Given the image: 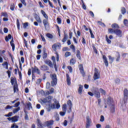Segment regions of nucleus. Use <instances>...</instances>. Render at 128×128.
Returning a JSON list of instances; mask_svg holds the SVG:
<instances>
[{
	"label": "nucleus",
	"mask_w": 128,
	"mask_h": 128,
	"mask_svg": "<svg viewBox=\"0 0 128 128\" xmlns=\"http://www.w3.org/2000/svg\"><path fill=\"white\" fill-rule=\"evenodd\" d=\"M43 102L44 104H48L50 107L47 108L48 112H50V110L52 108H56V104H52L50 105V104H52V98H50V96L44 98L43 100Z\"/></svg>",
	"instance_id": "1"
},
{
	"label": "nucleus",
	"mask_w": 128,
	"mask_h": 128,
	"mask_svg": "<svg viewBox=\"0 0 128 128\" xmlns=\"http://www.w3.org/2000/svg\"><path fill=\"white\" fill-rule=\"evenodd\" d=\"M62 47V44L60 42H57L54 44L52 46V48L55 52V54H56V60L57 62L60 60V55L56 50H60V48Z\"/></svg>",
	"instance_id": "2"
},
{
	"label": "nucleus",
	"mask_w": 128,
	"mask_h": 128,
	"mask_svg": "<svg viewBox=\"0 0 128 128\" xmlns=\"http://www.w3.org/2000/svg\"><path fill=\"white\" fill-rule=\"evenodd\" d=\"M112 28H114L115 31L114 33L117 36H118V38H122V32L120 30L118 29L120 28V26L116 24H112Z\"/></svg>",
	"instance_id": "3"
},
{
	"label": "nucleus",
	"mask_w": 128,
	"mask_h": 128,
	"mask_svg": "<svg viewBox=\"0 0 128 128\" xmlns=\"http://www.w3.org/2000/svg\"><path fill=\"white\" fill-rule=\"evenodd\" d=\"M41 14H42L44 18L42 20V22L44 26V27L45 28H46L50 26V22H48V16L44 10H41Z\"/></svg>",
	"instance_id": "4"
},
{
	"label": "nucleus",
	"mask_w": 128,
	"mask_h": 128,
	"mask_svg": "<svg viewBox=\"0 0 128 128\" xmlns=\"http://www.w3.org/2000/svg\"><path fill=\"white\" fill-rule=\"evenodd\" d=\"M9 40H12L10 42V44L11 46L12 47V50L13 52H14V48H16V46H14V38H12V35L10 34H9L8 35V36H6L5 38V40L6 42H8Z\"/></svg>",
	"instance_id": "5"
},
{
	"label": "nucleus",
	"mask_w": 128,
	"mask_h": 128,
	"mask_svg": "<svg viewBox=\"0 0 128 128\" xmlns=\"http://www.w3.org/2000/svg\"><path fill=\"white\" fill-rule=\"evenodd\" d=\"M50 77L52 80V81L51 82L52 86H56V84H58V78H56V74H51L50 75Z\"/></svg>",
	"instance_id": "6"
},
{
	"label": "nucleus",
	"mask_w": 128,
	"mask_h": 128,
	"mask_svg": "<svg viewBox=\"0 0 128 128\" xmlns=\"http://www.w3.org/2000/svg\"><path fill=\"white\" fill-rule=\"evenodd\" d=\"M94 80H98L100 76V72L98 71V69L96 68H94Z\"/></svg>",
	"instance_id": "7"
},
{
	"label": "nucleus",
	"mask_w": 128,
	"mask_h": 128,
	"mask_svg": "<svg viewBox=\"0 0 128 128\" xmlns=\"http://www.w3.org/2000/svg\"><path fill=\"white\" fill-rule=\"evenodd\" d=\"M128 100V88H124V104H126Z\"/></svg>",
	"instance_id": "8"
},
{
	"label": "nucleus",
	"mask_w": 128,
	"mask_h": 128,
	"mask_svg": "<svg viewBox=\"0 0 128 128\" xmlns=\"http://www.w3.org/2000/svg\"><path fill=\"white\" fill-rule=\"evenodd\" d=\"M92 92L96 98H100V90H98V88H94Z\"/></svg>",
	"instance_id": "9"
},
{
	"label": "nucleus",
	"mask_w": 128,
	"mask_h": 128,
	"mask_svg": "<svg viewBox=\"0 0 128 128\" xmlns=\"http://www.w3.org/2000/svg\"><path fill=\"white\" fill-rule=\"evenodd\" d=\"M79 68V70L80 71V72L81 74H82V76L84 78L86 76V72H84V66H82V64H80L78 66Z\"/></svg>",
	"instance_id": "10"
},
{
	"label": "nucleus",
	"mask_w": 128,
	"mask_h": 128,
	"mask_svg": "<svg viewBox=\"0 0 128 128\" xmlns=\"http://www.w3.org/2000/svg\"><path fill=\"white\" fill-rule=\"evenodd\" d=\"M7 120L9 122H10V120H12V122H16L18 120V116H12V118L9 117L7 118Z\"/></svg>",
	"instance_id": "11"
},
{
	"label": "nucleus",
	"mask_w": 128,
	"mask_h": 128,
	"mask_svg": "<svg viewBox=\"0 0 128 128\" xmlns=\"http://www.w3.org/2000/svg\"><path fill=\"white\" fill-rule=\"evenodd\" d=\"M107 104H108L109 106H112V104H114V98L108 96L107 98Z\"/></svg>",
	"instance_id": "12"
},
{
	"label": "nucleus",
	"mask_w": 128,
	"mask_h": 128,
	"mask_svg": "<svg viewBox=\"0 0 128 128\" xmlns=\"http://www.w3.org/2000/svg\"><path fill=\"white\" fill-rule=\"evenodd\" d=\"M67 104L68 108V112H72V100H68V101L67 102Z\"/></svg>",
	"instance_id": "13"
},
{
	"label": "nucleus",
	"mask_w": 128,
	"mask_h": 128,
	"mask_svg": "<svg viewBox=\"0 0 128 128\" xmlns=\"http://www.w3.org/2000/svg\"><path fill=\"white\" fill-rule=\"evenodd\" d=\"M44 64H47V66H48L50 68H54V63L52 62V60H44Z\"/></svg>",
	"instance_id": "14"
},
{
	"label": "nucleus",
	"mask_w": 128,
	"mask_h": 128,
	"mask_svg": "<svg viewBox=\"0 0 128 128\" xmlns=\"http://www.w3.org/2000/svg\"><path fill=\"white\" fill-rule=\"evenodd\" d=\"M86 118V128H88L90 126V124H92V119L90 118V116H87Z\"/></svg>",
	"instance_id": "15"
},
{
	"label": "nucleus",
	"mask_w": 128,
	"mask_h": 128,
	"mask_svg": "<svg viewBox=\"0 0 128 128\" xmlns=\"http://www.w3.org/2000/svg\"><path fill=\"white\" fill-rule=\"evenodd\" d=\"M102 60L106 66L108 68V58L106 55L102 56Z\"/></svg>",
	"instance_id": "16"
},
{
	"label": "nucleus",
	"mask_w": 128,
	"mask_h": 128,
	"mask_svg": "<svg viewBox=\"0 0 128 128\" xmlns=\"http://www.w3.org/2000/svg\"><path fill=\"white\" fill-rule=\"evenodd\" d=\"M52 60L53 62V66H54L56 72H58V67L56 66V57L54 56H52Z\"/></svg>",
	"instance_id": "17"
},
{
	"label": "nucleus",
	"mask_w": 128,
	"mask_h": 128,
	"mask_svg": "<svg viewBox=\"0 0 128 128\" xmlns=\"http://www.w3.org/2000/svg\"><path fill=\"white\" fill-rule=\"evenodd\" d=\"M10 82L12 86H14V84H18V81L16 80V77H11Z\"/></svg>",
	"instance_id": "18"
},
{
	"label": "nucleus",
	"mask_w": 128,
	"mask_h": 128,
	"mask_svg": "<svg viewBox=\"0 0 128 128\" xmlns=\"http://www.w3.org/2000/svg\"><path fill=\"white\" fill-rule=\"evenodd\" d=\"M66 83L68 86H70L72 84V82H70L71 79L70 77V75L68 74H66Z\"/></svg>",
	"instance_id": "19"
},
{
	"label": "nucleus",
	"mask_w": 128,
	"mask_h": 128,
	"mask_svg": "<svg viewBox=\"0 0 128 128\" xmlns=\"http://www.w3.org/2000/svg\"><path fill=\"white\" fill-rule=\"evenodd\" d=\"M40 70L43 72H46V70H48L50 68L46 65H42L40 66Z\"/></svg>",
	"instance_id": "20"
},
{
	"label": "nucleus",
	"mask_w": 128,
	"mask_h": 128,
	"mask_svg": "<svg viewBox=\"0 0 128 128\" xmlns=\"http://www.w3.org/2000/svg\"><path fill=\"white\" fill-rule=\"evenodd\" d=\"M76 56L79 60H82V56H80V51L78 50L76 51Z\"/></svg>",
	"instance_id": "21"
},
{
	"label": "nucleus",
	"mask_w": 128,
	"mask_h": 128,
	"mask_svg": "<svg viewBox=\"0 0 128 128\" xmlns=\"http://www.w3.org/2000/svg\"><path fill=\"white\" fill-rule=\"evenodd\" d=\"M32 74H34V72H38L40 74V70L38 68V67L34 66V67H32Z\"/></svg>",
	"instance_id": "22"
},
{
	"label": "nucleus",
	"mask_w": 128,
	"mask_h": 128,
	"mask_svg": "<svg viewBox=\"0 0 128 128\" xmlns=\"http://www.w3.org/2000/svg\"><path fill=\"white\" fill-rule=\"evenodd\" d=\"M13 90L14 94H16V92H18V84L14 85Z\"/></svg>",
	"instance_id": "23"
},
{
	"label": "nucleus",
	"mask_w": 128,
	"mask_h": 128,
	"mask_svg": "<svg viewBox=\"0 0 128 128\" xmlns=\"http://www.w3.org/2000/svg\"><path fill=\"white\" fill-rule=\"evenodd\" d=\"M45 124H46V126H50L54 124V120H50L49 121H46L45 122Z\"/></svg>",
	"instance_id": "24"
},
{
	"label": "nucleus",
	"mask_w": 128,
	"mask_h": 128,
	"mask_svg": "<svg viewBox=\"0 0 128 128\" xmlns=\"http://www.w3.org/2000/svg\"><path fill=\"white\" fill-rule=\"evenodd\" d=\"M34 18L38 24H42V19H40V17L38 15L36 14V16H34Z\"/></svg>",
	"instance_id": "25"
},
{
	"label": "nucleus",
	"mask_w": 128,
	"mask_h": 128,
	"mask_svg": "<svg viewBox=\"0 0 128 128\" xmlns=\"http://www.w3.org/2000/svg\"><path fill=\"white\" fill-rule=\"evenodd\" d=\"M110 112L112 114H114L116 112V105L112 104L111 107L110 108Z\"/></svg>",
	"instance_id": "26"
},
{
	"label": "nucleus",
	"mask_w": 128,
	"mask_h": 128,
	"mask_svg": "<svg viewBox=\"0 0 128 128\" xmlns=\"http://www.w3.org/2000/svg\"><path fill=\"white\" fill-rule=\"evenodd\" d=\"M82 88H84V86L80 84L79 88H78V93L79 94H82Z\"/></svg>",
	"instance_id": "27"
},
{
	"label": "nucleus",
	"mask_w": 128,
	"mask_h": 128,
	"mask_svg": "<svg viewBox=\"0 0 128 128\" xmlns=\"http://www.w3.org/2000/svg\"><path fill=\"white\" fill-rule=\"evenodd\" d=\"M38 122V126L40 128H44V124H42V122H40V119H37Z\"/></svg>",
	"instance_id": "28"
},
{
	"label": "nucleus",
	"mask_w": 128,
	"mask_h": 128,
	"mask_svg": "<svg viewBox=\"0 0 128 128\" xmlns=\"http://www.w3.org/2000/svg\"><path fill=\"white\" fill-rule=\"evenodd\" d=\"M70 62L71 66H74V64L76 62V59L74 58H72L70 60Z\"/></svg>",
	"instance_id": "29"
},
{
	"label": "nucleus",
	"mask_w": 128,
	"mask_h": 128,
	"mask_svg": "<svg viewBox=\"0 0 128 128\" xmlns=\"http://www.w3.org/2000/svg\"><path fill=\"white\" fill-rule=\"evenodd\" d=\"M26 106L28 110H30V108H32V103L30 102H28L26 104Z\"/></svg>",
	"instance_id": "30"
},
{
	"label": "nucleus",
	"mask_w": 128,
	"mask_h": 128,
	"mask_svg": "<svg viewBox=\"0 0 128 128\" xmlns=\"http://www.w3.org/2000/svg\"><path fill=\"white\" fill-rule=\"evenodd\" d=\"M68 36L66 34L64 33V38L62 40V42H66V40H68Z\"/></svg>",
	"instance_id": "31"
},
{
	"label": "nucleus",
	"mask_w": 128,
	"mask_h": 128,
	"mask_svg": "<svg viewBox=\"0 0 128 128\" xmlns=\"http://www.w3.org/2000/svg\"><path fill=\"white\" fill-rule=\"evenodd\" d=\"M116 54L117 56H116V62H120V54L118 52H117Z\"/></svg>",
	"instance_id": "32"
},
{
	"label": "nucleus",
	"mask_w": 128,
	"mask_h": 128,
	"mask_svg": "<svg viewBox=\"0 0 128 128\" xmlns=\"http://www.w3.org/2000/svg\"><path fill=\"white\" fill-rule=\"evenodd\" d=\"M54 88H51L50 90V91H48L46 92V94H54Z\"/></svg>",
	"instance_id": "33"
},
{
	"label": "nucleus",
	"mask_w": 128,
	"mask_h": 128,
	"mask_svg": "<svg viewBox=\"0 0 128 128\" xmlns=\"http://www.w3.org/2000/svg\"><path fill=\"white\" fill-rule=\"evenodd\" d=\"M114 32H116V30L113 28H110L108 29V32H109V34H114Z\"/></svg>",
	"instance_id": "34"
},
{
	"label": "nucleus",
	"mask_w": 128,
	"mask_h": 128,
	"mask_svg": "<svg viewBox=\"0 0 128 128\" xmlns=\"http://www.w3.org/2000/svg\"><path fill=\"white\" fill-rule=\"evenodd\" d=\"M2 66H6V70H8V62H4L3 64H2Z\"/></svg>",
	"instance_id": "35"
},
{
	"label": "nucleus",
	"mask_w": 128,
	"mask_h": 128,
	"mask_svg": "<svg viewBox=\"0 0 128 128\" xmlns=\"http://www.w3.org/2000/svg\"><path fill=\"white\" fill-rule=\"evenodd\" d=\"M121 12H122V14H126V8H124V7L122 8Z\"/></svg>",
	"instance_id": "36"
},
{
	"label": "nucleus",
	"mask_w": 128,
	"mask_h": 128,
	"mask_svg": "<svg viewBox=\"0 0 128 128\" xmlns=\"http://www.w3.org/2000/svg\"><path fill=\"white\" fill-rule=\"evenodd\" d=\"M106 42L109 44H112V40H110L109 38L108 37V36L106 35Z\"/></svg>",
	"instance_id": "37"
},
{
	"label": "nucleus",
	"mask_w": 128,
	"mask_h": 128,
	"mask_svg": "<svg viewBox=\"0 0 128 128\" xmlns=\"http://www.w3.org/2000/svg\"><path fill=\"white\" fill-rule=\"evenodd\" d=\"M62 110L63 112H66V104H64L62 106Z\"/></svg>",
	"instance_id": "38"
},
{
	"label": "nucleus",
	"mask_w": 128,
	"mask_h": 128,
	"mask_svg": "<svg viewBox=\"0 0 128 128\" xmlns=\"http://www.w3.org/2000/svg\"><path fill=\"white\" fill-rule=\"evenodd\" d=\"M46 36H47V38H50V40H52V38H53L54 36H52V34H50V33H48L46 34Z\"/></svg>",
	"instance_id": "39"
},
{
	"label": "nucleus",
	"mask_w": 128,
	"mask_h": 128,
	"mask_svg": "<svg viewBox=\"0 0 128 128\" xmlns=\"http://www.w3.org/2000/svg\"><path fill=\"white\" fill-rule=\"evenodd\" d=\"M56 26L57 30L58 32L59 36H60V26L58 24L55 25Z\"/></svg>",
	"instance_id": "40"
},
{
	"label": "nucleus",
	"mask_w": 128,
	"mask_h": 128,
	"mask_svg": "<svg viewBox=\"0 0 128 128\" xmlns=\"http://www.w3.org/2000/svg\"><path fill=\"white\" fill-rule=\"evenodd\" d=\"M89 31L91 36V38H94V34H92V29L90 28H89Z\"/></svg>",
	"instance_id": "41"
},
{
	"label": "nucleus",
	"mask_w": 128,
	"mask_h": 128,
	"mask_svg": "<svg viewBox=\"0 0 128 128\" xmlns=\"http://www.w3.org/2000/svg\"><path fill=\"white\" fill-rule=\"evenodd\" d=\"M70 48L72 50L73 52H76V46H74V45L72 44L70 46Z\"/></svg>",
	"instance_id": "42"
},
{
	"label": "nucleus",
	"mask_w": 128,
	"mask_h": 128,
	"mask_svg": "<svg viewBox=\"0 0 128 128\" xmlns=\"http://www.w3.org/2000/svg\"><path fill=\"white\" fill-rule=\"evenodd\" d=\"M46 58H48V54H46V52H43L42 58H43V60H46Z\"/></svg>",
	"instance_id": "43"
},
{
	"label": "nucleus",
	"mask_w": 128,
	"mask_h": 128,
	"mask_svg": "<svg viewBox=\"0 0 128 128\" xmlns=\"http://www.w3.org/2000/svg\"><path fill=\"white\" fill-rule=\"evenodd\" d=\"M14 8H16V4L13 3L10 5V10H14Z\"/></svg>",
	"instance_id": "44"
},
{
	"label": "nucleus",
	"mask_w": 128,
	"mask_h": 128,
	"mask_svg": "<svg viewBox=\"0 0 128 128\" xmlns=\"http://www.w3.org/2000/svg\"><path fill=\"white\" fill-rule=\"evenodd\" d=\"M16 26H17L18 30H20V20H18V19H17V20H16Z\"/></svg>",
	"instance_id": "45"
},
{
	"label": "nucleus",
	"mask_w": 128,
	"mask_h": 128,
	"mask_svg": "<svg viewBox=\"0 0 128 128\" xmlns=\"http://www.w3.org/2000/svg\"><path fill=\"white\" fill-rule=\"evenodd\" d=\"M20 110V107H18L16 108H14L13 110L14 114H16V112H18V110Z\"/></svg>",
	"instance_id": "46"
},
{
	"label": "nucleus",
	"mask_w": 128,
	"mask_h": 128,
	"mask_svg": "<svg viewBox=\"0 0 128 128\" xmlns=\"http://www.w3.org/2000/svg\"><path fill=\"white\" fill-rule=\"evenodd\" d=\"M124 24L125 26H128V20L124 19Z\"/></svg>",
	"instance_id": "47"
},
{
	"label": "nucleus",
	"mask_w": 128,
	"mask_h": 128,
	"mask_svg": "<svg viewBox=\"0 0 128 128\" xmlns=\"http://www.w3.org/2000/svg\"><path fill=\"white\" fill-rule=\"evenodd\" d=\"M56 22L58 24H62V18H57Z\"/></svg>",
	"instance_id": "48"
},
{
	"label": "nucleus",
	"mask_w": 128,
	"mask_h": 128,
	"mask_svg": "<svg viewBox=\"0 0 128 128\" xmlns=\"http://www.w3.org/2000/svg\"><path fill=\"white\" fill-rule=\"evenodd\" d=\"M24 44H25L24 46H26V48H28V41H26V38H24Z\"/></svg>",
	"instance_id": "49"
},
{
	"label": "nucleus",
	"mask_w": 128,
	"mask_h": 128,
	"mask_svg": "<svg viewBox=\"0 0 128 128\" xmlns=\"http://www.w3.org/2000/svg\"><path fill=\"white\" fill-rule=\"evenodd\" d=\"M100 90L101 94H104V96H106V91L104 90H103L102 88H100Z\"/></svg>",
	"instance_id": "50"
},
{
	"label": "nucleus",
	"mask_w": 128,
	"mask_h": 128,
	"mask_svg": "<svg viewBox=\"0 0 128 128\" xmlns=\"http://www.w3.org/2000/svg\"><path fill=\"white\" fill-rule=\"evenodd\" d=\"M25 112V116H24V120H28V112L24 111Z\"/></svg>",
	"instance_id": "51"
},
{
	"label": "nucleus",
	"mask_w": 128,
	"mask_h": 128,
	"mask_svg": "<svg viewBox=\"0 0 128 128\" xmlns=\"http://www.w3.org/2000/svg\"><path fill=\"white\" fill-rule=\"evenodd\" d=\"M67 68L70 74L72 72V68L71 66H68Z\"/></svg>",
	"instance_id": "52"
},
{
	"label": "nucleus",
	"mask_w": 128,
	"mask_h": 128,
	"mask_svg": "<svg viewBox=\"0 0 128 128\" xmlns=\"http://www.w3.org/2000/svg\"><path fill=\"white\" fill-rule=\"evenodd\" d=\"M12 116V112H10L8 114H5L4 116L6 118H10Z\"/></svg>",
	"instance_id": "53"
},
{
	"label": "nucleus",
	"mask_w": 128,
	"mask_h": 128,
	"mask_svg": "<svg viewBox=\"0 0 128 128\" xmlns=\"http://www.w3.org/2000/svg\"><path fill=\"white\" fill-rule=\"evenodd\" d=\"M108 58L109 60L111 61V64H112V62H114V58H112L110 56H108Z\"/></svg>",
	"instance_id": "54"
},
{
	"label": "nucleus",
	"mask_w": 128,
	"mask_h": 128,
	"mask_svg": "<svg viewBox=\"0 0 128 128\" xmlns=\"http://www.w3.org/2000/svg\"><path fill=\"white\" fill-rule=\"evenodd\" d=\"M2 14L3 16H4L5 18L8 17V13H6V12H2Z\"/></svg>",
	"instance_id": "55"
},
{
	"label": "nucleus",
	"mask_w": 128,
	"mask_h": 128,
	"mask_svg": "<svg viewBox=\"0 0 128 128\" xmlns=\"http://www.w3.org/2000/svg\"><path fill=\"white\" fill-rule=\"evenodd\" d=\"M72 54V53L70 52H66L65 53V57L68 58V56H70Z\"/></svg>",
	"instance_id": "56"
},
{
	"label": "nucleus",
	"mask_w": 128,
	"mask_h": 128,
	"mask_svg": "<svg viewBox=\"0 0 128 128\" xmlns=\"http://www.w3.org/2000/svg\"><path fill=\"white\" fill-rule=\"evenodd\" d=\"M20 2L24 6H26V0H20Z\"/></svg>",
	"instance_id": "57"
},
{
	"label": "nucleus",
	"mask_w": 128,
	"mask_h": 128,
	"mask_svg": "<svg viewBox=\"0 0 128 128\" xmlns=\"http://www.w3.org/2000/svg\"><path fill=\"white\" fill-rule=\"evenodd\" d=\"M20 104V102H18L16 104H14V108H18V106Z\"/></svg>",
	"instance_id": "58"
},
{
	"label": "nucleus",
	"mask_w": 128,
	"mask_h": 128,
	"mask_svg": "<svg viewBox=\"0 0 128 128\" xmlns=\"http://www.w3.org/2000/svg\"><path fill=\"white\" fill-rule=\"evenodd\" d=\"M46 88H50V82H46Z\"/></svg>",
	"instance_id": "59"
},
{
	"label": "nucleus",
	"mask_w": 128,
	"mask_h": 128,
	"mask_svg": "<svg viewBox=\"0 0 128 128\" xmlns=\"http://www.w3.org/2000/svg\"><path fill=\"white\" fill-rule=\"evenodd\" d=\"M40 38H42V41L44 42H46V38H44V36L42 34H40Z\"/></svg>",
	"instance_id": "60"
},
{
	"label": "nucleus",
	"mask_w": 128,
	"mask_h": 128,
	"mask_svg": "<svg viewBox=\"0 0 128 128\" xmlns=\"http://www.w3.org/2000/svg\"><path fill=\"white\" fill-rule=\"evenodd\" d=\"M10 108H12V106H10V105H8L6 108L5 110H10Z\"/></svg>",
	"instance_id": "61"
},
{
	"label": "nucleus",
	"mask_w": 128,
	"mask_h": 128,
	"mask_svg": "<svg viewBox=\"0 0 128 128\" xmlns=\"http://www.w3.org/2000/svg\"><path fill=\"white\" fill-rule=\"evenodd\" d=\"M82 44H86V39H84V38H82Z\"/></svg>",
	"instance_id": "62"
},
{
	"label": "nucleus",
	"mask_w": 128,
	"mask_h": 128,
	"mask_svg": "<svg viewBox=\"0 0 128 128\" xmlns=\"http://www.w3.org/2000/svg\"><path fill=\"white\" fill-rule=\"evenodd\" d=\"M11 128H18V126L16 125V124H14L12 126Z\"/></svg>",
	"instance_id": "63"
},
{
	"label": "nucleus",
	"mask_w": 128,
	"mask_h": 128,
	"mask_svg": "<svg viewBox=\"0 0 128 128\" xmlns=\"http://www.w3.org/2000/svg\"><path fill=\"white\" fill-rule=\"evenodd\" d=\"M66 112H60V114L62 116H64L66 114Z\"/></svg>",
	"instance_id": "64"
}]
</instances>
